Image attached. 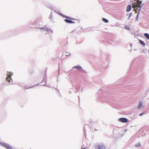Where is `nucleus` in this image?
Listing matches in <instances>:
<instances>
[{"label":"nucleus","mask_w":149,"mask_h":149,"mask_svg":"<svg viewBox=\"0 0 149 149\" xmlns=\"http://www.w3.org/2000/svg\"><path fill=\"white\" fill-rule=\"evenodd\" d=\"M73 68H77L79 70H81L82 69V68L81 66H76L73 67Z\"/></svg>","instance_id":"423d86ee"},{"label":"nucleus","mask_w":149,"mask_h":149,"mask_svg":"<svg viewBox=\"0 0 149 149\" xmlns=\"http://www.w3.org/2000/svg\"><path fill=\"white\" fill-rule=\"evenodd\" d=\"M144 114V113H140V114H139V116H142L143 114Z\"/></svg>","instance_id":"2eb2a0df"},{"label":"nucleus","mask_w":149,"mask_h":149,"mask_svg":"<svg viewBox=\"0 0 149 149\" xmlns=\"http://www.w3.org/2000/svg\"><path fill=\"white\" fill-rule=\"evenodd\" d=\"M125 28L127 29H130V27L128 26H125Z\"/></svg>","instance_id":"4468645a"},{"label":"nucleus","mask_w":149,"mask_h":149,"mask_svg":"<svg viewBox=\"0 0 149 149\" xmlns=\"http://www.w3.org/2000/svg\"><path fill=\"white\" fill-rule=\"evenodd\" d=\"M135 0V1H136V0Z\"/></svg>","instance_id":"a211bd4d"},{"label":"nucleus","mask_w":149,"mask_h":149,"mask_svg":"<svg viewBox=\"0 0 149 149\" xmlns=\"http://www.w3.org/2000/svg\"><path fill=\"white\" fill-rule=\"evenodd\" d=\"M142 3V1H140L139 0H137L135 2L133 3L132 4V8H134V10L135 13H137L138 11L141 9V5Z\"/></svg>","instance_id":"f257e3e1"},{"label":"nucleus","mask_w":149,"mask_h":149,"mask_svg":"<svg viewBox=\"0 0 149 149\" xmlns=\"http://www.w3.org/2000/svg\"><path fill=\"white\" fill-rule=\"evenodd\" d=\"M130 16V13H129V17Z\"/></svg>","instance_id":"dca6fc26"},{"label":"nucleus","mask_w":149,"mask_h":149,"mask_svg":"<svg viewBox=\"0 0 149 149\" xmlns=\"http://www.w3.org/2000/svg\"><path fill=\"white\" fill-rule=\"evenodd\" d=\"M142 103L141 102H139V104L138 107V109H140L142 107Z\"/></svg>","instance_id":"1a4fd4ad"},{"label":"nucleus","mask_w":149,"mask_h":149,"mask_svg":"<svg viewBox=\"0 0 149 149\" xmlns=\"http://www.w3.org/2000/svg\"><path fill=\"white\" fill-rule=\"evenodd\" d=\"M118 121L122 123H125L128 121V120L125 118H121L118 119Z\"/></svg>","instance_id":"7ed1b4c3"},{"label":"nucleus","mask_w":149,"mask_h":149,"mask_svg":"<svg viewBox=\"0 0 149 149\" xmlns=\"http://www.w3.org/2000/svg\"><path fill=\"white\" fill-rule=\"evenodd\" d=\"M9 73L10 74V75L9 74H7V76L6 78V80L7 81H8V83L10 82V80H11V76L12 74L10 72Z\"/></svg>","instance_id":"39448f33"},{"label":"nucleus","mask_w":149,"mask_h":149,"mask_svg":"<svg viewBox=\"0 0 149 149\" xmlns=\"http://www.w3.org/2000/svg\"><path fill=\"white\" fill-rule=\"evenodd\" d=\"M144 35L145 37L149 40V34L147 33H145L144 34Z\"/></svg>","instance_id":"9d476101"},{"label":"nucleus","mask_w":149,"mask_h":149,"mask_svg":"<svg viewBox=\"0 0 149 149\" xmlns=\"http://www.w3.org/2000/svg\"><path fill=\"white\" fill-rule=\"evenodd\" d=\"M141 146V144L140 143H138L136 145V146L137 147H139Z\"/></svg>","instance_id":"ddd939ff"},{"label":"nucleus","mask_w":149,"mask_h":149,"mask_svg":"<svg viewBox=\"0 0 149 149\" xmlns=\"http://www.w3.org/2000/svg\"><path fill=\"white\" fill-rule=\"evenodd\" d=\"M98 148L99 149H104L105 147L103 145H99L98 146Z\"/></svg>","instance_id":"0eeeda50"},{"label":"nucleus","mask_w":149,"mask_h":149,"mask_svg":"<svg viewBox=\"0 0 149 149\" xmlns=\"http://www.w3.org/2000/svg\"><path fill=\"white\" fill-rule=\"evenodd\" d=\"M2 145L7 149H12V147L6 143H3Z\"/></svg>","instance_id":"20e7f679"},{"label":"nucleus","mask_w":149,"mask_h":149,"mask_svg":"<svg viewBox=\"0 0 149 149\" xmlns=\"http://www.w3.org/2000/svg\"><path fill=\"white\" fill-rule=\"evenodd\" d=\"M102 20L103 21H104V22L105 23H107L108 22V20L104 18H103L102 19Z\"/></svg>","instance_id":"f8f14e48"},{"label":"nucleus","mask_w":149,"mask_h":149,"mask_svg":"<svg viewBox=\"0 0 149 149\" xmlns=\"http://www.w3.org/2000/svg\"><path fill=\"white\" fill-rule=\"evenodd\" d=\"M66 18L68 19H64V21L67 23H69L70 24L74 23V22L72 20H71L70 19H73L70 18L69 17L66 16L65 17Z\"/></svg>","instance_id":"f03ea898"},{"label":"nucleus","mask_w":149,"mask_h":149,"mask_svg":"<svg viewBox=\"0 0 149 149\" xmlns=\"http://www.w3.org/2000/svg\"><path fill=\"white\" fill-rule=\"evenodd\" d=\"M81 149H86L85 148H82Z\"/></svg>","instance_id":"f3484780"},{"label":"nucleus","mask_w":149,"mask_h":149,"mask_svg":"<svg viewBox=\"0 0 149 149\" xmlns=\"http://www.w3.org/2000/svg\"><path fill=\"white\" fill-rule=\"evenodd\" d=\"M139 42L140 43V44H141L142 45H143V46H145V43H144V42L142 40H139Z\"/></svg>","instance_id":"9b49d317"},{"label":"nucleus","mask_w":149,"mask_h":149,"mask_svg":"<svg viewBox=\"0 0 149 149\" xmlns=\"http://www.w3.org/2000/svg\"><path fill=\"white\" fill-rule=\"evenodd\" d=\"M130 10V5H129L127 8L126 11L129 12Z\"/></svg>","instance_id":"6e6552de"}]
</instances>
